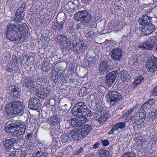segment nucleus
Returning a JSON list of instances; mask_svg holds the SVG:
<instances>
[{
  "instance_id": "nucleus-1",
  "label": "nucleus",
  "mask_w": 157,
  "mask_h": 157,
  "mask_svg": "<svg viewBox=\"0 0 157 157\" xmlns=\"http://www.w3.org/2000/svg\"><path fill=\"white\" fill-rule=\"evenodd\" d=\"M24 123L20 120H15L12 119L6 123L5 130L9 134L16 136H19L22 135L25 131V128L24 127Z\"/></svg>"
},
{
  "instance_id": "nucleus-2",
  "label": "nucleus",
  "mask_w": 157,
  "mask_h": 157,
  "mask_svg": "<svg viewBox=\"0 0 157 157\" xmlns=\"http://www.w3.org/2000/svg\"><path fill=\"white\" fill-rule=\"evenodd\" d=\"M152 17L144 14L140 18L138 22L140 25V29L144 35H149L155 30V27L152 23Z\"/></svg>"
},
{
  "instance_id": "nucleus-3",
  "label": "nucleus",
  "mask_w": 157,
  "mask_h": 157,
  "mask_svg": "<svg viewBox=\"0 0 157 157\" xmlns=\"http://www.w3.org/2000/svg\"><path fill=\"white\" fill-rule=\"evenodd\" d=\"M5 113L8 116L16 114L22 115L23 113V109L21 102L13 101L7 104L6 106Z\"/></svg>"
},
{
  "instance_id": "nucleus-4",
  "label": "nucleus",
  "mask_w": 157,
  "mask_h": 157,
  "mask_svg": "<svg viewBox=\"0 0 157 157\" xmlns=\"http://www.w3.org/2000/svg\"><path fill=\"white\" fill-rule=\"evenodd\" d=\"M23 29L22 26L19 24L14 25L10 23L7 25V30L6 33V38L12 41H16L18 40L17 33L21 32Z\"/></svg>"
},
{
  "instance_id": "nucleus-5",
  "label": "nucleus",
  "mask_w": 157,
  "mask_h": 157,
  "mask_svg": "<svg viewBox=\"0 0 157 157\" xmlns=\"http://www.w3.org/2000/svg\"><path fill=\"white\" fill-rule=\"evenodd\" d=\"M75 20L81 21L84 26L88 27L90 25L92 15L86 10L78 11L74 15Z\"/></svg>"
},
{
  "instance_id": "nucleus-6",
  "label": "nucleus",
  "mask_w": 157,
  "mask_h": 157,
  "mask_svg": "<svg viewBox=\"0 0 157 157\" xmlns=\"http://www.w3.org/2000/svg\"><path fill=\"white\" fill-rule=\"evenodd\" d=\"M87 101L89 105H92V104H95V107L99 113H101L103 110V108L101 106V101L100 97L97 95H91L87 99Z\"/></svg>"
},
{
  "instance_id": "nucleus-7",
  "label": "nucleus",
  "mask_w": 157,
  "mask_h": 157,
  "mask_svg": "<svg viewBox=\"0 0 157 157\" xmlns=\"http://www.w3.org/2000/svg\"><path fill=\"white\" fill-rule=\"evenodd\" d=\"M51 89L49 87L44 88L41 86L36 88V95L41 99H46V97L49 96L51 93Z\"/></svg>"
},
{
  "instance_id": "nucleus-8",
  "label": "nucleus",
  "mask_w": 157,
  "mask_h": 157,
  "mask_svg": "<svg viewBox=\"0 0 157 157\" xmlns=\"http://www.w3.org/2000/svg\"><path fill=\"white\" fill-rule=\"evenodd\" d=\"M87 106L82 102H78L75 104L71 110L72 113L75 116H79L83 113L84 110L86 108Z\"/></svg>"
},
{
  "instance_id": "nucleus-9",
  "label": "nucleus",
  "mask_w": 157,
  "mask_h": 157,
  "mask_svg": "<svg viewBox=\"0 0 157 157\" xmlns=\"http://www.w3.org/2000/svg\"><path fill=\"white\" fill-rule=\"evenodd\" d=\"M22 85L24 88H26L27 90H30L33 91H36V87L35 85V82L29 77H26L22 80Z\"/></svg>"
},
{
  "instance_id": "nucleus-10",
  "label": "nucleus",
  "mask_w": 157,
  "mask_h": 157,
  "mask_svg": "<svg viewBox=\"0 0 157 157\" xmlns=\"http://www.w3.org/2000/svg\"><path fill=\"white\" fill-rule=\"evenodd\" d=\"M110 99V104L111 105L117 104L122 100V96L117 91H111L108 92Z\"/></svg>"
},
{
  "instance_id": "nucleus-11",
  "label": "nucleus",
  "mask_w": 157,
  "mask_h": 157,
  "mask_svg": "<svg viewBox=\"0 0 157 157\" xmlns=\"http://www.w3.org/2000/svg\"><path fill=\"white\" fill-rule=\"evenodd\" d=\"M100 64L98 71L101 75H105L109 71L110 67V63L108 61L101 60H100Z\"/></svg>"
},
{
  "instance_id": "nucleus-12",
  "label": "nucleus",
  "mask_w": 157,
  "mask_h": 157,
  "mask_svg": "<svg viewBox=\"0 0 157 157\" xmlns=\"http://www.w3.org/2000/svg\"><path fill=\"white\" fill-rule=\"evenodd\" d=\"M122 54V50L119 48L113 49L110 52L112 58L117 62H119L121 60Z\"/></svg>"
},
{
  "instance_id": "nucleus-13",
  "label": "nucleus",
  "mask_w": 157,
  "mask_h": 157,
  "mask_svg": "<svg viewBox=\"0 0 157 157\" xmlns=\"http://www.w3.org/2000/svg\"><path fill=\"white\" fill-rule=\"evenodd\" d=\"M18 62L15 56H13L7 67L6 68V70L7 72H12L13 71L15 70L18 67Z\"/></svg>"
},
{
  "instance_id": "nucleus-14",
  "label": "nucleus",
  "mask_w": 157,
  "mask_h": 157,
  "mask_svg": "<svg viewBox=\"0 0 157 157\" xmlns=\"http://www.w3.org/2000/svg\"><path fill=\"white\" fill-rule=\"evenodd\" d=\"M117 74V71H113L108 73L106 76L105 83L106 85L108 86L112 85L115 81Z\"/></svg>"
},
{
  "instance_id": "nucleus-15",
  "label": "nucleus",
  "mask_w": 157,
  "mask_h": 157,
  "mask_svg": "<svg viewBox=\"0 0 157 157\" xmlns=\"http://www.w3.org/2000/svg\"><path fill=\"white\" fill-rule=\"evenodd\" d=\"M29 103V108L36 110L38 109L41 105L40 101L35 97L31 98Z\"/></svg>"
},
{
  "instance_id": "nucleus-16",
  "label": "nucleus",
  "mask_w": 157,
  "mask_h": 157,
  "mask_svg": "<svg viewBox=\"0 0 157 157\" xmlns=\"http://www.w3.org/2000/svg\"><path fill=\"white\" fill-rule=\"evenodd\" d=\"M78 128L81 132L82 138L86 136L92 130L91 125L82 124Z\"/></svg>"
},
{
  "instance_id": "nucleus-17",
  "label": "nucleus",
  "mask_w": 157,
  "mask_h": 157,
  "mask_svg": "<svg viewBox=\"0 0 157 157\" xmlns=\"http://www.w3.org/2000/svg\"><path fill=\"white\" fill-rule=\"evenodd\" d=\"M50 152V148H47L42 147H41L40 151H37L36 153L33 155L32 157H46Z\"/></svg>"
},
{
  "instance_id": "nucleus-18",
  "label": "nucleus",
  "mask_w": 157,
  "mask_h": 157,
  "mask_svg": "<svg viewBox=\"0 0 157 157\" xmlns=\"http://www.w3.org/2000/svg\"><path fill=\"white\" fill-rule=\"evenodd\" d=\"M151 59V61L147 64V68L150 72H152L157 69V58L154 56H152Z\"/></svg>"
},
{
  "instance_id": "nucleus-19",
  "label": "nucleus",
  "mask_w": 157,
  "mask_h": 157,
  "mask_svg": "<svg viewBox=\"0 0 157 157\" xmlns=\"http://www.w3.org/2000/svg\"><path fill=\"white\" fill-rule=\"evenodd\" d=\"M154 45V40L151 39H149L148 40L142 44L140 45V48L142 50L148 49L150 50L153 48Z\"/></svg>"
},
{
  "instance_id": "nucleus-20",
  "label": "nucleus",
  "mask_w": 157,
  "mask_h": 157,
  "mask_svg": "<svg viewBox=\"0 0 157 157\" xmlns=\"http://www.w3.org/2000/svg\"><path fill=\"white\" fill-rule=\"evenodd\" d=\"M73 49L78 53H80L83 52L86 48V44L82 42L76 43L74 44Z\"/></svg>"
},
{
  "instance_id": "nucleus-21",
  "label": "nucleus",
  "mask_w": 157,
  "mask_h": 157,
  "mask_svg": "<svg viewBox=\"0 0 157 157\" xmlns=\"http://www.w3.org/2000/svg\"><path fill=\"white\" fill-rule=\"evenodd\" d=\"M22 26L23 27V29L21 30V32H19L17 33V36L18 37V40H20L21 41L25 40L26 37L29 36L28 27L24 28V27L23 26Z\"/></svg>"
},
{
  "instance_id": "nucleus-22",
  "label": "nucleus",
  "mask_w": 157,
  "mask_h": 157,
  "mask_svg": "<svg viewBox=\"0 0 157 157\" xmlns=\"http://www.w3.org/2000/svg\"><path fill=\"white\" fill-rule=\"evenodd\" d=\"M69 113L65 116L64 119L67 121V123H68L70 125L69 127L71 128L77 127L81 125L80 121H78L77 117L75 118L70 119L69 120H67L65 118L67 117V116Z\"/></svg>"
},
{
  "instance_id": "nucleus-23",
  "label": "nucleus",
  "mask_w": 157,
  "mask_h": 157,
  "mask_svg": "<svg viewBox=\"0 0 157 157\" xmlns=\"http://www.w3.org/2000/svg\"><path fill=\"white\" fill-rule=\"evenodd\" d=\"M16 142V140L12 138L7 137L3 142L4 147L6 149L12 147Z\"/></svg>"
},
{
  "instance_id": "nucleus-24",
  "label": "nucleus",
  "mask_w": 157,
  "mask_h": 157,
  "mask_svg": "<svg viewBox=\"0 0 157 157\" xmlns=\"http://www.w3.org/2000/svg\"><path fill=\"white\" fill-rule=\"evenodd\" d=\"M70 135L72 138L75 140H78L79 138L82 137V134L78 128L72 130L70 133Z\"/></svg>"
},
{
  "instance_id": "nucleus-25",
  "label": "nucleus",
  "mask_w": 157,
  "mask_h": 157,
  "mask_svg": "<svg viewBox=\"0 0 157 157\" xmlns=\"http://www.w3.org/2000/svg\"><path fill=\"white\" fill-rule=\"evenodd\" d=\"M134 121L136 126L139 128H141L144 126L143 124V118H140L138 116H136L134 117Z\"/></svg>"
},
{
  "instance_id": "nucleus-26",
  "label": "nucleus",
  "mask_w": 157,
  "mask_h": 157,
  "mask_svg": "<svg viewBox=\"0 0 157 157\" xmlns=\"http://www.w3.org/2000/svg\"><path fill=\"white\" fill-rule=\"evenodd\" d=\"M59 116L57 114L54 115L50 117L48 120L51 125L57 124L59 121Z\"/></svg>"
},
{
  "instance_id": "nucleus-27",
  "label": "nucleus",
  "mask_w": 157,
  "mask_h": 157,
  "mask_svg": "<svg viewBox=\"0 0 157 157\" xmlns=\"http://www.w3.org/2000/svg\"><path fill=\"white\" fill-rule=\"evenodd\" d=\"M120 74L121 75L120 78L122 81L127 82L130 79L129 74L127 71H121Z\"/></svg>"
},
{
  "instance_id": "nucleus-28",
  "label": "nucleus",
  "mask_w": 157,
  "mask_h": 157,
  "mask_svg": "<svg viewBox=\"0 0 157 157\" xmlns=\"http://www.w3.org/2000/svg\"><path fill=\"white\" fill-rule=\"evenodd\" d=\"M57 40L59 42L60 44L63 45L66 43L67 44L69 42V39L64 35L59 36L57 38Z\"/></svg>"
},
{
  "instance_id": "nucleus-29",
  "label": "nucleus",
  "mask_w": 157,
  "mask_h": 157,
  "mask_svg": "<svg viewBox=\"0 0 157 157\" xmlns=\"http://www.w3.org/2000/svg\"><path fill=\"white\" fill-rule=\"evenodd\" d=\"M11 90L12 94H13V96L16 98H17L19 96L20 90L18 85L12 86L11 87Z\"/></svg>"
},
{
  "instance_id": "nucleus-30",
  "label": "nucleus",
  "mask_w": 157,
  "mask_h": 157,
  "mask_svg": "<svg viewBox=\"0 0 157 157\" xmlns=\"http://www.w3.org/2000/svg\"><path fill=\"white\" fill-rule=\"evenodd\" d=\"M135 140L140 145H143L144 143L145 140L142 138L141 135L138 133L135 134Z\"/></svg>"
},
{
  "instance_id": "nucleus-31",
  "label": "nucleus",
  "mask_w": 157,
  "mask_h": 157,
  "mask_svg": "<svg viewBox=\"0 0 157 157\" xmlns=\"http://www.w3.org/2000/svg\"><path fill=\"white\" fill-rule=\"evenodd\" d=\"M25 16L24 13H21L18 12H16L14 18V21L19 22L23 20Z\"/></svg>"
},
{
  "instance_id": "nucleus-32",
  "label": "nucleus",
  "mask_w": 157,
  "mask_h": 157,
  "mask_svg": "<svg viewBox=\"0 0 157 157\" xmlns=\"http://www.w3.org/2000/svg\"><path fill=\"white\" fill-rule=\"evenodd\" d=\"M58 143L56 140L53 139L52 143L51 144L50 146L49 147H47V148H50L51 151V152L52 151L54 152L56 151V149H57L58 147Z\"/></svg>"
},
{
  "instance_id": "nucleus-33",
  "label": "nucleus",
  "mask_w": 157,
  "mask_h": 157,
  "mask_svg": "<svg viewBox=\"0 0 157 157\" xmlns=\"http://www.w3.org/2000/svg\"><path fill=\"white\" fill-rule=\"evenodd\" d=\"M70 133L67 132L62 135L60 137V141L62 143H65L70 140Z\"/></svg>"
},
{
  "instance_id": "nucleus-34",
  "label": "nucleus",
  "mask_w": 157,
  "mask_h": 157,
  "mask_svg": "<svg viewBox=\"0 0 157 157\" xmlns=\"http://www.w3.org/2000/svg\"><path fill=\"white\" fill-rule=\"evenodd\" d=\"M64 22L61 21L60 24L57 23V25H55L56 27L55 28L56 32H57L58 34H60L63 29V26L64 25Z\"/></svg>"
},
{
  "instance_id": "nucleus-35",
  "label": "nucleus",
  "mask_w": 157,
  "mask_h": 157,
  "mask_svg": "<svg viewBox=\"0 0 157 157\" xmlns=\"http://www.w3.org/2000/svg\"><path fill=\"white\" fill-rule=\"evenodd\" d=\"M144 78L142 76L140 75L138 76L137 78L133 82L134 86H136L144 80Z\"/></svg>"
},
{
  "instance_id": "nucleus-36",
  "label": "nucleus",
  "mask_w": 157,
  "mask_h": 157,
  "mask_svg": "<svg viewBox=\"0 0 157 157\" xmlns=\"http://www.w3.org/2000/svg\"><path fill=\"white\" fill-rule=\"evenodd\" d=\"M109 117V115L108 114L106 113L103 115L101 117L98 119V121L100 123H103Z\"/></svg>"
},
{
  "instance_id": "nucleus-37",
  "label": "nucleus",
  "mask_w": 157,
  "mask_h": 157,
  "mask_svg": "<svg viewBox=\"0 0 157 157\" xmlns=\"http://www.w3.org/2000/svg\"><path fill=\"white\" fill-rule=\"evenodd\" d=\"M126 124L124 122H121L115 124V128H120L123 129L124 128L126 127Z\"/></svg>"
},
{
  "instance_id": "nucleus-38",
  "label": "nucleus",
  "mask_w": 157,
  "mask_h": 157,
  "mask_svg": "<svg viewBox=\"0 0 157 157\" xmlns=\"http://www.w3.org/2000/svg\"><path fill=\"white\" fill-rule=\"evenodd\" d=\"M83 115H82V116L80 115L79 117H77L78 120V121H80L81 125L88 121L86 117Z\"/></svg>"
},
{
  "instance_id": "nucleus-39",
  "label": "nucleus",
  "mask_w": 157,
  "mask_h": 157,
  "mask_svg": "<svg viewBox=\"0 0 157 157\" xmlns=\"http://www.w3.org/2000/svg\"><path fill=\"white\" fill-rule=\"evenodd\" d=\"M84 111V112H83V113L82 114V115H85V116L87 117H91L92 116V112L87 108V106Z\"/></svg>"
},
{
  "instance_id": "nucleus-40",
  "label": "nucleus",
  "mask_w": 157,
  "mask_h": 157,
  "mask_svg": "<svg viewBox=\"0 0 157 157\" xmlns=\"http://www.w3.org/2000/svg\"><path fill=\"white\" fill-rule=\"evenodd\" d=\"M121 157H136V155L133 152L131 151L125 152Z\"/></svg>"
},
{
  "instance_id": "nucleus-41",
  "label": "nucleus",
  "mask_w": 157,
  "mask_h": 157,
  "mask_svg": "<svg viewBox=\"0 0 157 157\" xmlns=\"http://www.w3.org/2000/svg\"><path fill=\"white\" fill-rule=\"evenodd\" d=\"M151 108L149 105L147 103V102H145L144 103L142 106L141 107L140 109V111L144 112V111L147 110L149 108Z\"/></svg>"
},
{
  "instance_id": "nucleus-42",
  "label": "nucleus",
  "mask_w": 157,
  "mask_h": 157,
  "mask_svg": "<svg viewBox=\"0 0 157 157\" xmlns=\"http://www.w3.org/2000/svg\"><path fill=\"white\" fill-rule=\"evenodd\" d=\"M84 35L87 38H93L94 32L92 31H86L84 33Z\"/></svg>"
},
{
  "instance_id": "nucleus-43",
  "label": "nucleus",
  "mask_w": 157,
  "mask_h": 157,
  "mask_svg": "<svg viewBox=\"0 0 157 157\" xmlns=\"http://www.w3.org/2000/svg\"><path fill=\"white\" fill-rule=\"evenodd\" d=\"M83 86H85V85H84ZM83 90L84 93L85 92V94H87L91 91L92 88L91 87H87L84 86L80 90Z\"/></svg>"
},
{
  "instance_id": "nucleus-44",
  "label": "nucleus",
  "mask_w": 157,
  "mask_h": 157,
  "mask_svg": "<svg viewBox=\"0 0 157 157\" xmlns=\"http://www.w3.org/2000/svg\"><path fill=\"white\" fill-rule=\"evenodd\" d=\"M53 70L55 72L57 73V76H58V75L62 76L63 75L62 73L63 72V71L60 67L58 68L56 67L55 68L53 69Z\"/></svg>"
},
{
  "instance_id": "nucleus-45",
  "label": "nucleus",
  "mask_w": 157,
  "mask_h": 157,
  "mask_svg": "<svg viewBox=\"0 0 157 157\" xmlns=\"http://www.w3.org/2000/svg\"><path fill=\"white\" fill-rule=\"evenodd\" d=\"M134 110V108H132L128 111L125 112L123 115V117H128L130 115Z\"/></svg>"
},
{
  "instance_id": "nucleus-46",
  "label": "nucleus",
  "mask_w": 157,
  "mask_h": 157,
  "mask_svg": "<svg viewBox=\"0 0 157 157\" xmlns=\"http://www.w3.org/2000/svg\"><path fill=\"white\" fill-rule=\"evenodd\" d=\"M5 153L6 155H7L6 156V157H15L16 154V151H14L13 152H10V153H9L8 154L6 152Z\"/></svg>"
},
{
  "instance_id": "nucleus-47",
  "label": "nucleus",
  "mask_w": 157,
  "mask_h": 157,
  "mask_svg": "<svg viewBox=\"0 0 157 157\" xmlns=\"http://www.w3.org/2000/svg\"><path fill=\"white\" fill-rule=\"evenodd\" d=\"M17 155L20 156L21 157H25L26 155V154L25 151H22V150H21L19 151Z\"/></svg>"
},
{
  "instance_id": "nucleus-48",
  "label": "nucleus",
  "mask_w": 157,
  "mask_h": 157,
  "mask_svg": "<svg viewBox=\"0 0 157 157\" xmlns=\"http://www.w3.org/2000/svg\"><path fill=\"white\" fill-rule=\"evenodd\" d=\"M149 118L151 119H153L157 117V113L151 112L149 114Z\"/></svg>"
},
{
  "instance_id": "nucleus-49",
  "label": "nucleus",
  "mask_w": 157,
  "mask_h": 157,
  "mask_svg": "<svg viewBox=\"0 0 157 157\" xmlns=\"http://www.w3.org/2000/svg\"><path fill=\"white\" fill-rule=\"evenodd\" d=\"M146 115V111H144V112L140 111V109L139 110V116L140 118L144 117H145Z\"/></svg>"
},
{
  "instance_id": "nucleus-50",
  "label": "nucleus",
  "mask_w": 157,
  "mask_h": 157,
  "mask_svg": "<svg viewBox=\"0 0 157 157\" xmlns=\"http://www.w3.org/2000/svg\"><path fill=\"white\" fill-rule=\"evenodd\" d=\"M83 151L82 148V147H80V148L77 151H75L73 156H71V157H74V155L79 154L80 153Z\"/></svg>"
},
{
  "instance_id": "nucleus-51",
  "label": "nucleus",
  "mask_w": 157,
  "mask_h": 157,
  "mask_svg": "<svg viewBox=\"0 0 157 157\" xmlns=\"http://www.w3.org/2000/svg\"><path fill=\"white\" fill-rule=\"evenodd\" d=\"M143 56H144V55H142L137 57V60L136 61V62L137 63H140L141 62H142L143 61L142 58L143 57Z\"/></svg>"
},
{
  "instance_id": "nucleus-52",
  "label": "nucleus",
  "mask_w": 157,
  "mask_h": 157,
  "mask_svg": "<svg viewBox=\"0 0 157 157\" xmlns=\"http://www.w3.org/2000/svg\"><path fill=\"white\" fill-rule=\"evenodd\" d=\"M115 127L114 125V126L112 128L110 131L108 132V133L109 134H113L115 130H117V128H115Z\"/></svg>"
},
{
  "instance_id": "nucleus-53",
  "label": "nucleus",
  "mask_w": 157,
  "mask_h": 157,
  "mask_svg": "<svg viewBox=\"0 0 157 157\" xmlns=\"http://www.w3.org/2000/svg\"><path fill=\"white\" fill-rule=\"evenodd\" d=\"M155 101V100L154 98H152V99L150 100L148 102H147L148 103L150 106L151 107V105H153Z\"/></svg>"
},
{
  "instance_id": "nucleus-54",
  "label": "nucleus",
  "mask_w": 157,
  "mask_h": 157,
  "mask_svg": "<svg viewBox=\"0 0 157 157\" xmlns=\"http://www.w3.org/2000/svg\"><path fill=\"white\" fill-rule=\"evenodd\" d=\"M33 135L32 134H28L26 137V139L27 140H31L33 138Z\"/></svg>"
},
{
  "instance_id": "nucleus-55",
  "label": "nucleus",
  "mask_w": 157,
  "mask_h": 157,
  "mask_svg": "<svg viewBox=\"0 0 157 157\" xmlns=\"http://www.w3.org/2000/svg\"><path fill=\"white\" fill-rule=\"evenodd\" d=\"M103 152L102 153V154L101 153V154L100 155V156L102 157L103 156H106H106L108 155L109 154V152L107 151H106L105 150L104 151H103Z\"/></svg>"
},
{
  "instance_id": "nucleus-56",
  "label": "nucleus",
  "mask_w": 157,
  "mask_h": 157,
  "mask_svg": "<svg viewBox=\"0 0 157 157\" xmlns=\"http://www.w3.org/2000/svg\"><path fill=\"white\" fill-rule=\"evenodd\" d=\"M25 11L24 10V9L19 7L17 10L16 12H18L19 13H24Z\"/></svg>"
},
{
  "instance_id": "nucleus-57",
  "label": "nucleus",
  "mask_w": 157,
  "mask_h": 157,
  "mask_svg": "<svg viewBox=\"0 0 157 157\" xmlns=\"http://www.w3.org/2000/svg\"><path fill=\"white\" fill-rule=\"evenodd\" d=\"M100 143L98 142H97L93 146V148L94 149H96L98 148L100 145Z\"/></svg>"
},
{
  "instance_id": "nucleus-58",
  "label": "nucleus",
  "mask_w": 157,
  "mask_h": 157,
  "mask_svg": "<svg viewBox=\"0 0 157 157\" xmlns=\"http://www.w3.org/2000/svg\"><path fill=\"white\" fill-rule=\"evenodd\" d=\"M109 144L108 140H105L102 141V144L104 146H107Z\"/></svg>"
},
{
  "instance_id": "nucleus-59",
  "label": "nucleus",
  "mask_w": 157,
  "mask_h": 157,
  "mask_svg": "<svg viewBox=\"0 0 157 157\" xmlns=\"http://www.w3.org/2000/svg\"><path fill=\"white\" fill-rule=\"evenodd\" d=\"M69 30L71 33H74L75 31V29L73 26H70L69 27Z\"/></svg>"
},
{
  "instance_id": "nucleus-60",
  "label": "nucleus",
  "mask_w": 157,
  "mask_h": 157,
  "mask_svg": "<svg viewBox=\"0 0 157 157\" xmlns=\"http://www.w3.org/2000/svg\"><path fill=\"white\" fill-rule=\"evenodd\" d=\"M9 60V59L5 57H4L3 58L2 57V59H1V63H3L6 62V60Z\"/></svg>"
},
{
  "instance_id": "nucleus-61",
  "label": "nucleus",
  "mask_w": 157,
  "mask_h": 157,
  "mask_svg": "<svg viewBox=\"0 0 157 157\" xmlns=\"http://www.w3.org/2000/svg\"><path fill=\"white\" fill-rule=\"evenodd\" d=\"M41 69L42 71H48V69L47 68V66H43L41 67Z\"/></svg>"
},
{
  "instance_id": "nucleus-62",
  "label": "nucleus",
  "mask_w": 157,
  "mask_h": 157,
  "mask_svg": "<svg viewBox=\"0 0 157 157\" xmlns=\"http://www.w3.org/2000/svg\"><path fill=\"white\" fill-rule=\"evenodd\" d=\"M64 107L63 106L62 108V109H61V111L62 112V113L64 112V113H67L68 111V110L66 109H64L63 108Z\"/></svg>"
},
{
  "instance_id": "nucleus-63",
  "label": "nucleus",
  "mask_w": 157,
  "mask_h": 157,
  "mask_svg": "<svg viewBox=\"0 0 157 157\" xmlns=\"http://www.w3.org/2000/svg\"><path fill=\"white\" fill-rule=\"evenodd\" d=\"M25 4L24 3H23V4H21V5L20 6V7L24 9L25 8Z\"/></svg>"
},
{
  "instance_id": "nucleus-64",
  "label": "nucleus",
  "mask_w": 157,
  "mask_h": 157,
  "mask_svg": "<svg viewBox=\"0 0 157 157\" xmlns=\"http://www.w3.org/2000/svg\"><path fill=\"white\" fill-rule=\"evenodd\" d=\"M81 26V24H77L76 26V28L77 29H79Z\"/></svg>"
}]
</instances>
